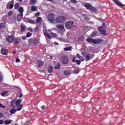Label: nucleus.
I'll use <instances>...</instances> for the list:
<instances>
[{"instance_id":"1","label":"nucleus","mask_w":125,"mask_h":125,"mask_svg":"<svg viewBox=\"0 0 125 125\" xmlns=\"http://www.w3.org/2000/svg\"><path fill=\"white\" fill-rule=\"evenodd\" d=\"M87 42L89 43H93L94 44H98L100 42H102L103 40L100 39H93L91 38H88L87 39Z\"/></svg>"},{"instance_id":"2","label":"nucleus","mask_w":125,"mask_h":125,"mask_svg":"<svg viewBox=\"0 0 125 125\" xmlns=\"http://www.w3.org/2000/svg\"><path fill=\"white\" fill-rule=\"evenodd\" d=\"M106 24L105 23H103L102 26H100L98 28L99 31L100 32V33L104 36H106Z\"/></svg>"},{"instance_id":"3","label":"nucleus","mask_w":125,"mask_h":125,"mask_svg":"<svg viewBox=\"0 0 125 125\" xmlns=\"http://www.w3.org/2000/svg\"><path fill=\"white\" fill-rule=\"evenodd\" d=\"M47 19L50 23H54L56 21L55 15L53 13H50L48 15Z\"/></svg>"},{"instance_id":"4","label":"nucleus","mask_w":125,"mask_h":125,"mask_svg":"<svg viewBox=\"0 0 125 125\" xmlns=\"http://www.w3.org/2000/svg\"><path fill=\"white\" fill-rule=\"evenodd\" d=\"M84 6L86 9H88V10H91L92 12H96V11H97L96 8L92 6V5H91L89 3L84 4Z\"/></svg>"},{"instance_id":"5","label":"nucleus","mask_w":125,"mask_h":125,"mask_svg":"<svg viewBox=\"0 0 125 125\" xmlns=\"http://www.w3.org/2000/svg\"><path fill=\"white\" fill-rule=\"evenodd\" d=\"M82 55L85 58L86 62L89 61L90 59H91V55L90 54L86 52V51L82 52Z\"/></svg>"},{"instance_id":"6","label":"nucleus","mask_w":125,"mask_h":125,"mask_svg":"<svg viewBox=\"0 0 125 125\" xmlns=\"http://www.w3.org/2000/svg\"><path fill=\"white\" fill-rule=\"evenodd\" d=\"M66 20V17L63 16H59L56 18V22L59 23H63V22H65Z\"/></svg>"},{"instance_id":"7","label":"nucleus","mask_w":125,"mask_h":125,"mask_svg":"<svg viewBox=\"0 0 125 125\" xmlns=\"http://www.w3.org/2000/svg\"><path fill=\"white\" fill-rule=\"evenodd\" d=\"M64 25L66 29H72V27L74 26V21H69L65 23Z\"/></svg>"},{"instance_id":"8","label":"nucleus","mask_w":125,"mask_h":125,"mask_svg":"<svg viewBox=\"0 0 125 125\" xmlns=\"http://www.w3.org/2000/svg\"><path fill=\"white\" fill-rule=\"evenodd\" d=\"M14 4V0H12L7 4L6 8L7 9H12V8H13Z\"/></svg>"},{"instance_id":"9","label":"nucleus","mask_w":125,"mask_h":125,"mask_svg":"<svg viewBox=\"0 0 125 125\" xmlns=\"http://www.w3.org/2000/svg\"><path fill=\"white\" fill-rule=\"evenodd\" d=\"M6 41L9 42V43H11V42H14V36H8L6 38Z\"/></svg>"},{"instance_id":"10","label":"nucleus","mask_w":125,"mask_h":125,"mask_svg":"<svg viewBox=\"0 0 125 125\" xmlns=\"http://www.w3.org/2000/svg\"><path fill=\"white\" fill-rule=\"evenodd\" d=\"M21 42L22 39L20 37H17L16 38H15L14 40V43L16 45H17V44H19V43H21Z\"/></svg>"},{"instance_id":"11","label":"nucleus","mask_w":125,"mask_h":125,"mask_svg":"<svg viewBox=\"0 0 125 125\" xmlns=\"http://www.w3.org/2000/svg\"><path fill=\"white\" fill-rule=\"evenodd\" d=\"M62 64H68L69 63V60H68V57L66 56H63L62 58Z\"/></svg>"},{"instance_id":"12","label":"nucleus","mask_w":125,"mask_h":125,"mask_svg":"<svg viewBox=\"0 0 125 125\" xmlns=\"http://www.w3.org/2000/svg\"><path fill=\"white\" fill-rule=\"evenodd\" d=\"M1 53H2L3 55H7V53H8V49L2 47L1 49Z\"/></svg>"},{"instance_id":"13","label":"nucleus","mask_w":125,"mask_h":125,"mask_svg":"<svg viewBox=\"0 0 125 125\" xmlns=\"http://www.w3.org/2000/svg\"><path fill=\"white\" fill-rule=\"evenodd\" d=\"M113 1L115 3V4H116V5H118L120 7L124 6V4L122 3L119 0H113Z\"/></svg>"},{"instance_id":"14","label":"nucleus","mask_w":125,"mask_h":125,"mask_svg":"<svg viewBox=\"0 0 125 125\" xmlns=\"http://www.w3.org/2000/svg\"><path fill=\"white\" fill-rule=\"evenodd\" d=\"M19 12H20L19 16H20V17H22L23 13L24 12V8H23L22 7H20L19 8Z\"/></svg>"},{"instance_id":"15","label":"nucleus","mask_w":125,"mask_h":125,"mask_svg":"<svg viewBox=\"0 0 125 125\" xmlns=\"http://www.w3.org/2000/svg\"><path fill=\"white\" fill-rule=\"evenodd\" d=\"M21 33H23L26 31V26L24 25V24L21 23Z\"/></svg>"},{"instance_id":"16","label":"nucleus","mask_w":125,"mask_h":125,"mask_svg":"<svg viewBox=\"0 0 125 125\" xmlns=\"http://www.w3.org/2000/svg\"><path fill=\"white\" fill-rule=\"evenodd\" d=\"M37 63H38L39 67H42V66H43L44 64V62L41 60H37Z\"/></svg>"},{"instance_id":"17","label":"nucleus","mask_w":125,"mask_h":125,"mask_svg":"<svg viewBox=\"0 0 125 125\" xmlns=\"http://www.w3.org/2000/svg\"><path fill=\"white\" fill-rule=\"evenodd\" d=\"M6 27V23L3 22L0 23V30H2L3 28H5Z\"/></svg>"},{"instance_id":"18","label":"nucleus","mask_w":125,"mask_h":125,"mask_svg":"<svg viewBox=\"0 0 125 125\" xmlns=\"http://www.w3.org/2000/svg\"><path fill=\"white\" fill-rule=\"evenodd\" d=\"M76 56L79 58V59H80V60H81V61L83 62L84 60V58H83V57L81 56L80 54H77Z\"/></svg>"},{"instance_id":"19","label":"nucleus","mask_w":125,"mask_h":125,"mask_svg":"<svg viewBox=\"0 0 125 125\" xmlns=\"http://www.w3.org/2000/svg\"><path fill=\"white\" fill-rule=\"evenodd\" d=\"M72 48H73V47L72 46H69L68 47L64 48V51H71Z\"/></svg>"},{"instance_id":"20","label":"nucleus","mask_w":125,"mask_h":125,"mask_svg":"<svg viewBox=\"0 0 125 125\" xmlns=\"http://www.w3.org/2000/svg\"><path fill=\"white\" fill-rule=\"evenodd\" d=\"M56 27L60 30H64V25H62L61 24L57 25Z\"/></svg>"},{"instance_id":"21","label":"nucleus","mask_w":125,"mask_h":125,"mask_svg":"<svg viewBox=\"0 0 125 125\" xmlns=\"http://www.w3.org/2000/svg\"><path fill=\"white\" fill-rule=\"evenodd\" d=\"M44 36L45 38H47L48 39H49V40H51V36L48 34V33H44Z\"/></svg>"},{"instance_id":"22","label":"nucleus","mask_w":125,"mask_h":125,"mask_svg":"<svg viewBox=\"0 0 125 125\" xmlns=\"http://www.w3.org/2000/svg\"><path fill=\"white\" fill-rule=\"evenodd\" d=\"M48 69L49 73H52L53 72V66L50 65L48 66Z\"/></svg>"},{"instance_id":"23","label":"nucleus","mask_w":125,"mask_h":125,"mask_svg":"<svg viewBox=\"0 0 125 125\" xmlns=\"http://www.w3.org/2000/svg\"><path fill=\"white\" fill-rule=\"evenodd\" d=\"M16 112H17V109L15 108H13L10 110V113L12 114H15Z\"/></svg>"},{"instance_id":"24","label":"nucleus","mask_w":125,"mask_h":125,"mask_svg":"<svg viewBox=\"0 0 125 125\" xmlns=\"http://www.w3.org/2000/svg\"><path fill=\"white\" fill-rule=\"evenodd\" d=\"M27 22L28 23H30V24H35V21L33 20H31L30 19H26Z\"/></svg>"},{"instance_id":"25","label":"nucleus","mask_w":125,"mask_h":125,"mask_svg":"<svg viewBox=\"0 0 125 125\" xmlns=\"http://www.w3.org/2000/svg\"><path fill=\"white\" fill-rule=\"evenodd\" d=\"M21 104V100L18 99L15 103L16 106H19Z\"/></svg>"},{"instance_id":"26","label":"nucleus","mask_w":125,"mask_h":125,"mask_svg":"<svg viewBox=\"0 0 125 125\" xmlns=\"http://www.w3.org/2000/svg\"><path fill=\"white\" fill-rule=\"evenodd\" d=\"M42 17H38L36 19V23H41L42 22Z\"/></svg>"},{"instance_id":"27","label":"nucleus","mask_w":125,"mask_h":125,"mask_svg":"<svg viewBox=\"0 0 125 125\" xmlns=\"http://www.w3.org/2000/svg\"><path fill=\"white\" fill-rule=\"evenodd\" d=\"M63 73L65 75H66V76H70L71 75V72L68 70H64Z\"/></svg>"},{"instance_id":"28","label":"nucleus","mask_w":125,"mask_h":125,"mask_svg":"<svg viewBox=\"0 0 125 125\" xmlns=\"http://www.w3.org/2000/svg\"><path fill=\"white\" fill-rule=\"evenodd\" d=\"M22 108H23V105L20 104V105H18L17 107V111H21V110L22 109Z\"/></svg>"},{"instance_id":"29","label":"nucleus","mask_w":125,"mask_h":125,"mask_svg":"<svg viewBox=\"0 0 125 125\" xmlns=\"http://www.w3.org/2000/svg\"><path fill=\"white\" fill-rule=\"evenodd\" d=\"M38 9V8L35 5H33L31 6V10L32 11H36Z\"/></svg>"},{"instance_id":"30","label":"nucleus","mask_w":125,"mask_h":125,"mask_svg":"<svg viewBox=\"0 0 125 125\" xmlns=\"http://www.w3.org/2000/svg\"><path fill=\"white\" fill-rule=\"evenodd\" d=\"M28 43L29 45H32L33 43H34L33 39H30L28 40Z\"/></svg>"},{"instance_id":"31","label":"nucleus","mask_w":125,"mask_h":125,"mask_svg":"<svg viewBox=\"0 0 125 125\" xmlns=\"http://www.w3.org/2000/svg\"><path fill=\"white\" fill-rule=\"evenodd\" d=\"M50 34L53 38H56L57 37V34L56 33L50 32Z\"/></svg>"},{"instance_id":"32","label":"nucleus","mask_w":125,"mask_h":125,"mask_svg":"<svg viewBox=\"0 0 125 125\" xmlns=\"http://www.w3.org/2000/svg\"><path fill=\"white\" fill-rule=\"evenodd\" d=\"M7 93H8V91H4L2 92V93H1V95L2 96H5V95H6V94H7Z\"/></svg>"},{"instance_id":"33","label":"nucleus","mask_w":125,"mask_h":125,"mask_svg":"<svg viewBox=\"0 0 125 125\" xmlns=\"http://www.w3.org/2000/svg\"><path fill=\"white\" fill-rule=\"evenodd\" d=\"M11 123H12L11 120H5L4 121V123L5 124V125H10Z\"/></svg>"},{"instance_id":"34","label":"nucleus","mask_w":125,"mask_h":125,"mask_svg":"<svg viewBox=\"0 0 125 125\" xmlns=\"http://www.w3.org/2000/svg\"><path fill=\"white\" fill-rule=\"evenodd\" d=\"M20 6V5L19 4V3H16L15 4V9H18Z\"/></svg>"},{"instance_id":"35","label":"nucleus","mask_w":125,"mask_h":125,"mask_svg":"<svg viewBox=\"0 0 125 125\" xmlns=\"http://www.w3.org/2000/svg\"><path fill=\"white\" fill-rule=\"evenodd\" d=\"M35 3H36L35 0H31V1L29 2V4H31V5H33V4H35Z\"/></svg>"},{"instance_id":"36","label":"nucleus","mask_w":125,"mask_h":125,"mask_svg":"<svg viewBox=\"0 0 125 125\" xmlns=\"http://www.w3.org/2000/svg\"><path fill=\"white\" fill-rule=\"evenodd\" d=\"M14 104H15V102L12 100L10 103V106L11 107H14Z\"/></svg>"},{"instance_id":"37","label":"nucleus","mask_w":125,"mask_h":125,"mask_svg":"<svg viewBox=\"0 0 125 125\" xmlns=\"http://www.w3.org/2000/svg\"><path fill=\"white\" fill-rule=\"evenodd\" d=\"M96 35H97V32H93L92 34H91V37L92 38H94V37H95V36H96Z\"/></svg>"},{"instance_id":"38","label":"nucleus","mask_w":125,"mask_h":125,"mask_svg":"<svg viewBox=\"0 0 125 125\" xmlns=\"http://www.w3.org/2000/svg\"><path fill=\"white\" fill-rule=\"evenodd\" d=\"M32 33L27 32L26 34V38H30L32 36Z\"/></svg>"},{"instance_id":"39","label":"nucleus","mask_w":125,"mask_h":125,"mask_svg":"<svg viewBox=\"0 0 125 125\" xmlns=\"http://www.w3.org/2000/svg\"><path fill=\"white\" fill-rule=\"evenodd\" d=\"M81 41H83V36H81L78 40V42H81Z\"/></svg>"},{"instance_id":"40","label":"nucleus","mask_w":125,"mask_h":125,"mask_svg":"<svg viewBox=\"0 0 125 125\" xmlns=\"http://www.w3.org/2000/svg\"><path fill=\"white\" fill-rule=\"evenodd\" d=\"M58 40H59V41H60L61 42H66V40H65V39L62 37L59 38Z\"/></svg>"},{"instance_id":"41","label":"nucleus","mask_w":125,"mask_h":125,"mask_svg":"<svg viewBox=\"0 0 125 125\" xmlns=\"http://www.w3.org/2000/svg\"><path fill=\"white\" fill-rule=\"evenodd\" d=\"M71 2L74 3V4H77V3H78V1L76 0H71Z\"/></svg>"},{"instance_id":"42","label":"nucleus","mask_w":125,"mask_h":125,"mask_svg":"<svg viewBox=\"0 0 125 125\" xmlns=\"http://www.w3.org/2000/svg\"><path fill=\"white\" fill-rule=\"evenodd\" d=\"M39 42V41L37 39H34L33 40V43L34 44H37Z\"/></svg>"},{"instance_id":"43","label":"nucleus","mask_w":125,"mask_h":125,"mask_svg":"<svg viewBox=\"0 0 125 125\" xmlns=\"http://www.w3.org/2000/svg\"><path fill=\"white\" fill-rule=\"evenodd\" d=\"M74 73H75V74H78L80 73V70L79 69H75L74 71Z\"/></svg>"},{"instance_id":"44","label":"nucleus","mask_w":125,"mask_h":125,"mask_svg":"<svg viewBox=\"0 0 125 125\" xmlns=\"http://www.w3.org/2000/svg\"><path fill=\"white\" fill-rule=\"evenodd\" d=\"M60 65L59 64V62L58 63L57 66L55 67V69H60Z\"/></svg>"},{"instance_id":"45","label":"nucleus","mask_w":125,"mask_h":125,"mask_svg":"<svg viewBox=\"0 0 125 125\" xmlns=\"http://www.w3.org/2000/svg\"><path fill=\"white\" fill-rule=\"evenodd\" d=\"M21 20H22V17H19V16H18L17 17V21H18V22H20V21H21Z\"/></svg>"},{"instance_id":"46","label":"nucleus","mask_w":125,"mask_h":125,"mask_svg":"<svg viewBox=\"0 0 125 125\" xmlns=\"http://www.w3.org/2000/svg\"><path fill=\"white\" fill-rule=\"evenodd\" d=\"M75 62L77 65H80L81 63V62L80 60H76Z\"/></svg>"},{"instance_id":"47","label":"nucleus","mask_w":125,"mask_h":125,"mask_svg":"<svg viewBox=\"0 0 125 125\" xmlns=\"http://www.w3.org/2000/svg\"><path fill=\"white\" fill-rule=\"evenodd\" d=\"M46 32H47V30L46 29V27H43V34H44V33H47Z\"/></svg>"},{"instance_id":"48","label":"nucleus","mask_w":125,"mask_h":125,"mask_svg":"<svg viewBox=\"0 0 125 125\" xmlns=\"http://www.w3.org/2000/svg\"><path fill=\"white\" fill-rule=\"evenodd\" d=\"M12 14H13V12L11 11L8 12V16H11Z\"/></svg>"},{"instance_id":"49","label":"nucleus","mask_w":125,"mask_h":125,"mask_svg":"<svg viewBox=\"0 0 125 125\" xmlns=\"http://www.w3.org/2000/svg\"><path fill=\"white\" fill-rule=\"evenodd\" d=\"M42 110H45V105H42L41 106Z\"/></svg>"},{"instance_id":"50","label":"nucleus","mask_w":125,"mask_h":125,"mask_svg":"<svg viewBox=\"0 0 125 125\" xmlns=\"http://www.w3.org/2000/svg\"><path fill=\"white\" fill-rule=\"evenodd\" d=\"M39 16H40V12H37L35 14L36 17H39Z\"/></svg>"},{"instance_id":"51","label":"nucleus","mask_w":125,"mask_h":125,"mask_svg":"<svg viewBox=\"0 0 125 125\" xmlns=\"http://www.w3.org/2000/svg\"><path fill=\"white\" fill-rule=\"evenodd\" d=\"M27 30L28 31H29V32H33V29H32L31 27H29Z\"/></svg>"},{"instance_id":"52","label":"nucleus","mask_w":125,"mask_h":125,"mask_svg":"<svg viewBox=\"0 0 125 125\" xmlns=\"http://www.w3.org/2000/svg\"><path fill=\"white\" fill-rule=\"evenodd\" d=\"M34 31L35 32H38V31H39V28H38V27H36L34 28Z\"/></svg>"},{"instance_id":"53","label":"nucleus","mask_w":125,"mask_h":125,"mask_svg":"<svg viewBox=\"0 0 125 125\" xmlns=\"http://www.w3.org/2000/svg\"><path fill=\"white\" fill-rule=\"evenodd\" d=\"M16 62L17 63H18V62H20V59H19V58H17V59H16Z\"/></svg>"},{"instance_id":"54","label":"nucleus","mask_w":125,"mask_h":125,"mask_svg":"<svg viewBox=\"0 0 125 125\" xmlns=\"http://www.w3.org/2000/svg\"><path fill=\"white\" fill-rule=\"evenodd\" d=\"M77 60H76V57H73V60H72V62L74 63V62H76V61Z\"/></svg>"},{"instance_id":"55","label":"nucleus","mask_w":125,"mask_h":125,"mask_svg":"<svg viewBox=\"0 0 125 125\" xmlns=\"http://www.w3.org/2000/svg\"><path fill=\"white\" fill-rule=\"evenodd\" d=\"M22 39L23 41H25L27 39V36H22Z\"/></svg>"},{"instance_id":"56","label":"nucleus","mask_w":125,"mask_h":125,"mask_svg":"<svg viewBox=\"0 0 125 125\" xmlns=\"http://www.w3.org/2000/svg\"><path fill=\"white\" fill-rule=\"evenodd\" d=\"M3 123H4V121H3V120H0V125H2Z\"/></svg>"},{"instance_id":"57","label":"nucleus","mask_w":125,"mask_h":125,"mask_svg":"<svg viewBox=\"0 0 125 125\" xmlns=\"http://www.w3.org/2000/svg\"><path fill=\"white\" fill-rule=\"evenodd\" d=\"M19 98H21V97H23V95L21 93H20V95L19 96Z\"/></svg>"},{"instance_id":"58","label":"nucleus","mask_w":125,"mask_h":125,"mask_svg":"<svg viewBox=\"0 0 125 125\" xmlns=\"http://www.w3.org/2000/svg\"><path fill=\"white\" fill-rule=\"evenodd\" d=\"M54 44H55V45H59V44L58 43V42H54Z\"/></svg>"},{"instance_id":"59","label":"nucleus","mask_w":125,"mask_h":125,"mask_svg":"<svg viewBox=\"0 0 125 125\" xmlns=\"http://www.w3.org/2000/svg\"><path fill=\"white\" fill-rule=\"evenodd\" d=\"M99 20H100V21H101V22H104V20H103V19L101 18L99 19Z\"/></svg>"},{"instance_id":"60","label":"nucleus","mask_w":125,"mask_h":125,"mask_svg":"<svg viewBox=\"0 0 125 125\" xmlns=\"http://www.w3.org/2000/svg\"><path fill=\"white\" fill-rule=\"evenodd\" d=\"M1 81H2V77L0 75V82H1Z\"/></svg>"},{"instance_id":"61","label":"nucleus","mask_w":125,"mask_h":125,"mask_svg":"<svg viewBox=\"0 0 125 125\" xmlns=\"http://www.w3.org/2000/svg\"><path fill=\"white\" fill-rule=\"evenodd\" d=\"M3 115L1 113V112H0V117H2Z\"/></svg>"},{"instance_id":"62","label":"nucleus","mask_w":125,"mask_h":125,"mask_svg":"<svg viewBox=\"0 0 125 125\" xmlns=\"http://www.w3.org/2000/svg\"><path fill=\"white\" fill-rule=\"evenodd\" d=\"M17 0L20 1V2H22V0Z\"/></svg>"},{"instance_id":"63","label":"nucleus","mask_w":125,"mask_h":125,"mask_svg":"<svg viewBox=\"0 0 125 125\" xmlns=\"http://www.w3.org/2000/svg\"><path fill=\"white\" fill-rule=\"evenodd\" d=\"M48 1H52V0H47Z\"/></svg>"},{"instance_id":"64","label":"nucleus","mask_w":125,"mask_h":125,"mask_svg":"<svg viewBox=\"0 0 125 125\" xmlns=\"http://www.w3.org/2000/svg\"><path fill=\"white\" fill-rule=\"evenodd\" d=\"M1 106H2V104H0V107H1Z\"/></svg>"}]
</instances>
